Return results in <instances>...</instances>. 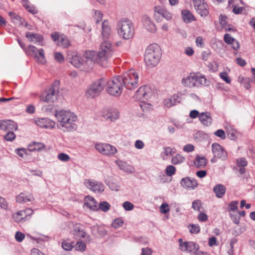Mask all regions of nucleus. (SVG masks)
Returning <instances> with one entry per match:
<instances>
[{
	"mask_svg": "<svg viewBox=\"0 0 255 255\" xmlns=\"http://www.w3.org/2000/svg\"><path fill=\"white\" fill-rule=\"evenodd\" d=\"M55 117L57 121V128L64 132H71L77 129L75 123L77 116L73 112L67 110L56 111Z\"/></svg>",
	"mask_w": 255,
	"mask_h": 255,
	"instance_id": "1",
	"label": "nucleus"
},
{
	"mask_svg": "<svg viewBox=\"0 0 255 255\" xmlns=\"http://www.w3.org/2000/svg\"><path fill=\"white\" fill-rule=\"evenodd\" d=\"M161 53L157 44H151L145 50L144 60L146 64L149 67H154L159 63Z\"/></svg>",
	"mask_w": 255,
	"mask_h": 255,
	"instance_id": "2",
	"label": "nucleus"
},
{
	"mask_svg": "<svg viewBox=\"0 0 255 255\" xmlns=\"http://www.w3.org/2000/svg\"><path fill=\"white\" fill-rule=\"evenodd\" d=\"M117 31L119 36L125 39L131 38L134 35V27L129 20L123 19L118 23Z\"/></svg>",
	"mask_w": 255,
	"mask_h": 255,
	"instance_id": "3",
	"label": "nucleus"
},
{
	"mask_svg": "<svg viewBox=\"0 0 255 255\" xmlns=\"http://www.w3.org/2000/svg\"><path fill=\"white\" fill-rule=\"evenodd\" d=\"M114 51L111 42L104 40L100 46L99 50L98 52L99 60L101 62V66H105L110 58L114 54Z\"/></svg>",
	"mask_w": 255,
	"mask_h": 255,
	"instance_id": "4",
	"label": "nucleus"
},
{
	"mask_svg": "<svg viewBox=\"0 0 255 255\" xmlns=\"http://www.w3.org/2000/svg\"><path fill=\"white\" fill-rule=\"evenodd\" d=\"M126 88L129 90L134 89L138 86V76L133 69H130L121 77Z\"/></svg>",
	"mask_w": 255,
	"mask_h": 255,
	"instance_id": "5",
	"label": "nucleus"
},
{
	"mask_svg": "<svg viewBox=\"0 0 255 255\" xmlns=\"http://www.w3.org/2000/svg\"><path fill=\"white\" fill-rule=\"evenodd\" d=\"M123 84L121 76L113 77L107 83V91L111 95L119 96L122 93Z\"/></svg>",
	"mask_w": 255,
	"mask_h": 255,
	"instance_id": "6",
	"label": "nucleus"
},
{
	"mask_svg": "<svg viewBox=\"0 0 255 255\" xmlns=\"http://www.w3.org/2000/svg\"><path fill=\"white\" fill-rule=\"evenodd\" d=\"M59 82L55 81L51 85L45 94L40 97L41 101L46 103H53L56 99V96L59 90Z\"/></svg>",
	"mask_w": 255,
	"mask_h": 255,
	"instance_id": "7",
	"label": "nucleus"
},
{
	"mask_svg": "<svg viewBox=\"0 0 255 255\" xmlns=\"http://www.w3.org/2000/svg\"><path fill=\"white\" fill-rule=\"evenodd\" d=\"M105 84L104 79H99L91 85L86 93L88 98H94L98 96L103 90Z\"/></svg>",
	"mask_w": 255,
	"mask_h": 255,
	"instance_id": "8",
	"label": "nucleus"
},
{
	"mask_svg": "<svg viewBox=\"0 0 255 255\" xmlns=\"http://www.w3.org/2000/svg\"><path fill=\"white\" fill-rule=\"evenodd\" d=\"M95 147L99 153L107 156L114 155L118 151L115 146L109 143H97Z\"/></svg>",
	"mask_w": 255,
	"mask_h": 255,
	"instance_id": "9",
	"label": "nucleus"
},
{
	"mask_svg": "<svg viewBox=\"0 0 255 255\" xmlns=\"http://www.w3.org/2000/svg\"><path fill=\"white\" fill-rule=\"evenodd\" d=\"M152 91L151 88L147 86L140 87L136 92L134 98L137 101L148 100L152 95Z\"/></svg>",
	"mask_w": 255,
	"mask_h": 255,
	"instance_id": "10",
	"label": "nucleus"
},
{
	"mask_svg": "<svg viewBox=\"0 0 255 255\" xmlns=\"http://www.w3.org/2000/svg\"><path fill=\"white\" fill-rule=\"evenodd\" d=\"M33 214V211L31 209L27 208L13 214L12 217L16 222H22L29 220Z\"/></svg>",
	"mask_w": 255,
	"mask_h": 255,
	"instance_id": "11",
	"label": "nucleus"
},
{
	"mask_svg": "<svg viewBox=\"0 0 255 255\" xmlns=\"http://www.w3.org/2000/svg\"><path fill=\"white\" fill-rule=\"evenodd\" d=\"M172 14L167 9L160 6H155L154 10V17L157 22L161 21V18H164L167 20L172 18Z\"/></svg>",
	"mask_w": 255,
	"mask_h": 255,
	"instance_id": "12",
	"label": "nucleus"
},
{
	"mask_svg": "<svg viewBox=\"0 0 255 255\" xmlns=\"http://www.w3.org/2000/svg\"><path fill=\"white\" fill-rule=\"evenodd\" d=\"M179 248L182 252H193L199 251V246L193 242H183V239L180 238L178 240Z\"/></svg>",
	"mask_w": 255,
	"mask_h": 255,
	"instance_id": "13",
	"label": "nucleus"
},
{
	"mask_svg": "<svg viewBox=\"0 0 255 255\" xmlns=\"http://www.w3.org/2000/svg\"><path fill=\"white\" fill-rule=\"evenodd\" d=\"M84 184L89 189L95 193H101L104 190L103 184L94 180L86 179Z\"/></svg>",
	"mask_w": 255,
	"mask_h": 255,
	"instance_id": "14",
	"label": "nucleus"
},
{
	"mask_svg": "<svg viewBox=\"0 0 255 255\" xmlns=\"http://www.w3.org/2000/svg\"><path fill=\"white\" fill-rule=\"evenodd\" d=\"M193 3L197 12L201 16H206L208 14V5L205 0H193Z\"/></svg>",
	"mask_w": 255,
	"mask_h": 255,
	"instance_id": "15",
	"label": "nucleus"
},
{
	"mask_svg": "<svg viewBox=\"0 0 255 255\" xmlns=\"http://www.w3.org/2000/svg\"><path fill=\"white\" fill-rule=\"evenodd\" d=\"M51 37L54 41H57V44L59 46L66 48L70 45V41L68 38L64 35H60L58 32L52 33L51 34Z\"/></svg>",
	"mask_w": 255,
	"mask_h": 255,
	"instance_id": "16",
	"label": "nucleus"
},
{
	"mask_svg": "<svg viewBox=\"0 0 255 255\" xmlns=\"http://www.w3.org/2000/svg\"><path fill=\"white\" fill-rule=\"evenodd\" d=\"M212 150L215 157L224 160L227 157V152L223 147L217 143L212 144Z\"/></svg>",
	"mask_w": 255,
	"mask_h": 255,
	"instance_id": "17",
	"label": "nucleus"
},
{
	"mask_svg": "<svg viewBox=\"0 0 255 255\" xmlns=\"http://www.w3.org/2000/svg\"><path fill=\"white\" fill-rule=\"evenodd\" d=\"M180 184L184 188L189 190H193L198 186V183L195 179L189 177L182 178Z\"/></svg>",
	"mask_w": 255,
	"mask_h": 255,
	"instance_id": "18",
	"label": "nucleus"
},
{
	"mask_svg": "<svg viewBox=\"0 0 255 255\" xmlns=\"http://www.w3.org/2000/svg\"><path fill=\"white\" fill-rule=\"evenodd\" d=\"M84 57L87 60V62L90 61L91 64L93 63H96L101 66V62L99 60V55L97 51H86L84 54Z\"/></svg>",
	"mask_w": 255,
	"mask_h": 255,
	"instance_id": "19",
	"label": "nucleus"
},
{
	"mask_svg": "<svg viewBox=\"0 0 255 255\" xmlns=\"http://www.w3.org/2000/svg\"><path fill=\"white\" fill-rule=\"evenodd\" d=\"M0 128L4 131L16 130L17 125L11 120H2L0 121Z\"/></svg>",
	"mask_w": 255,
	"mask_h": 255,
	"instance_id": "20",
	"label": "nucleus"
},
{
	"mask_svg": "<svg viewBox=\"0 0 255 255\" xmlns=\"http://www.w3.org/2000/svg\"><path fill=\"white\" fill-rule=\"evenodd\" d=\"M36 124L45 128H53L55 126V122L47 118L38 119L35 120Z\"/></svg>",
	"mask_w": 255,
	"mask_h": 255,
	"instance_id": "21",
	"label": "nucleus"
},
{
	"mask_svg": "<svg viewBox=\"0 0 255 255\" xmlns=\"http://www.w3.org/2000/svg\"><path fill=\"white\" fill-rule=\"evenodd\" d=\"M195 84L196 87L200 86H207L209 85V81L206 78L205 75L197 72L193 73Z\"/></svg>",
	"mask_w": 255,
	"mask_h": 255,
	"instance_id": "22",
	"label": "nucleus"
},
{
	"mask_svg": "<svg viewBox=\"0 0 255 255\" xmlns=\"http://www.w3.org/2000/svg\"><path fill=\"white\" fill-rule=\"evenodd\" d=\"M25 36L30 42H33L35 44L39 43V45L41 46L43 45V38L41 35L37 33L27 32L26 33Z\"/></svg>",
	"mask_w": 255,
	"mask_h": 255,
	"instance_id": "23",
	"label": "nucleus"
},
{
	"mask_svg": "<svg viewBox=\"0 0 255 255\" xmlns=\"http://www.w3.org/2000/svg\"><path fill=\"white\" fill-rule=\"evenodd\" d=\"M103 117L107 121L114 122L119 118V112L116 110H105L102 114Z\"/></svg>",
	"mask_w": 255,
	"mask_h": 255,
	"instance_id": "24",
	"label": "nucleus"
},
{
	"mask_svg": "<svg viewBox=\"0 0 255 255\" xmlns=\"http://www.w3.org/2000/svg\"><path fill=\"white\" fill-rule=\"evenodd\" d=\"M85 205L93 211L98 210V204L96 200L92 196H87L85 198Z\"/></svg>",
	"mask_w": 255,
	"mask_h": 255,
	"instance_id": "25",
	"label": "nucleus"
},
{
	"mask_svg": "<svg viewBox=\"0 0 255 255\" xmlns=\"http://www.w3.org/2000/svg\"><path fill=\"white\" fill-rule=\"evenodd\" d=\"M71 225H72L73 228L72 232L74 236L82 238L86 236V233L82 229L81 225L80 223L73 224L71 223Z\"/></svg>",
	"mask_w": 255,
	"mask_h": 255,
	"instance_id": "26",
	"label": "nucleus"
},
{
	"mask_svg": "<svg viewBox=\"0 0 255 255\" xmlns=\"http://www.w3.org/2000/svg\"><path fill=\"white\" fill-rule=\"evenodd\" d=\"M102 36L103 39L106 40L111 35V28L109 22L107 20H104L102 23Z\"/></svg>",
	"mask_w": 255,
	"mask_h": 255,
	"instance_id": "27",
	"label": "nucleus"
},
{
	"mask_svg": "<svg viewBox=\"0 0 255 255\" xmlns=\"http://www.w3.org/2000/svg\"><path fill=\"white\" fill-rule=\"evenodd\" d=\"M16 200L17 202L22 203L32 201L34 200V197L30 193L22 192L16 197Z\"/></svg>",
	"mask_w": 255,
	"mask_h": 255,
	"instance_id": "28",
	"label": "nucleus"
},
{
	"mask_svg": "<svg viewBox=\"0 0 255 255\" xmlns=\"http://www.w3.org/2000/svg\"><path fill=\"white\" fill-rule=\"evenodd\" d=\"M207 163V159L204 156L199 155H196L194 161V164L198 168H204Z\"/></svg>",
	"mask_w": 255,
	"mask_h": 255,
	"instance_id": "29",
	"label": "nucleus"
},
{
	"mask_svg": "<svg viewBox=\"0 0 255 255\" xmlns=\"http://www.w3.org/2000/svg\"><path fill=\"white\" fill-rule=\"evenodd\" d=\"M28 150L30 151H41L45 149V145L38 142H32L28 144Z\"/></svg>",
	"mask_w": 255,
	"mask_h": 255,
	"instance_id": "30",
	"label": "nucleus"
},
{
	"mask_svg": "<svg viewBox=\"0 0 255 255\" xmlns=\"http://www.w3.org/2000/svg\"><path fill=\"white\" fill-rule=\"evenodd\" d=\"M199 120L206 126H210L212 123V118L209 112H203L200 114Z\"/></svg>",
	"mask_w": 255,
	"mask_h": 255,
	"instance_id": "31",
	"label": "nucleus"
},
{
	"mask_svg": "<svg viewBox=\"0 0 255 255\" xmlns=\"http://www.w3.org/2000/svg\"><path fill=\"white\" fill-rule=\"evenodd\" d=\"M143 23L144 27L149 32H154L156 31V26L149 17H144L143 20Z\"/></svg>",
	"mask_w": 255,
	"mask_h": 255,
	"instance_id": "32",
	"label": "nucleus"
},
{
	"mask_svg": "<svg viewBox=\"0 0 255 255\" xmlns=\"http://www.w3.org/2000/svg\"><path fill=\"white\" fill-rule=\"evenodd\" d=\"M182 84L187 87H195V84L193 73H191L187 77L184 78L182 80Z\"/></svg>",
	"mask_w": 255,
	"mask_h": 255,
	"instance_id": "33",
	"label": "nucleus"
},
{
	"mask_svg": "<svg viewBox=\"0 0 255 255\" xmlns=\"http://www.w3.org/2000/svg\"><path fill=\"white\" fill-rule=\"evenodd\" d=\"M179 96L177 95H174L169 99H166L164 101V105L167 107L170 108L173 105H176L177 103H179Z\"/></svg>",
	"mask_w": 255,
	"mask_h": 255,
	"instance_id": "34",
	"label": "nucleus"
},
{
	"mask_svg": "<svg viewBox=\"0 0 255 255\" xmlns=\"http://www.w3.org/2000/svg\"><path fill=\"white\" fill-rule=\"evenodd\" d=\"M8 14L12 22L16 25L20 26L23 25L25 22L23 19L15 13L9 12Z\"/></svg>",
	"mask_w": 255,
	"mask_h": 255,
	"instance_id": "35",
	"label": "nucleus"
},
{
	"mask_svg": "<svg viewBox=\"0 0 255 255\" xmlns=\"http://www.w3.org/2000/svg\"><path fill=\"white\" fill-rule=\"evenodd\" d=\"M68 59L70 62L76 67H80L83 65V63L81 62L80 57L77 55L73 56L71 57V53L68 54Z\"/></svg>",
	"mask_w": 255,
	"mask_h": 255,
	"instance_id": "36",
	"label": "nucleus"
},
{
	"mask_svg": "<svg viewBox=\"0 0 255 255\" xmlns=\"http://www.w3.org/2000/svg\"><path fill=\"white\" fill-rule=\"evenodd\" d=\"M213 191L218 198H222L226 192V188L222 184H217L214 186Z\"/></svg>",
	"mask_w": 255,
	"mask_h": 255,
	"instance_id": "37",
	"label": "nucleus"
},
{
	"mask_svg": "<svg viewBox=\"0 0 255 255\" xmlns=\"http://www.w3.org/2000/svg\"><path fill=\"white\" fill-rule=\"evenodd\" d=\"M182 16L184 21L186 23L196 20L194 15L188 10L185 9L182 11Z\"/></svg>",
	"mask_w": 255,
	"mask_h": 255,
	"instance_id": "38",
	"label": "nucleus"
},
{
	"mask_svg": "<svg viewBox=\"0 0 255 255\" xmlns=\"http://www.w3.org/2000/svg\"><path fill=\"white\" fill-rule=\"evenodd\" d=\"M248 161L245 158H240L237 160V165L240 167L239 172L241 174H243L245 172V167L247 166Z\"/></svg>",
	"mask_w": 255,
	"mask_h": 255,
	"instance_id": "39",
	"label": "nucleus"
},
{
	"mask_svg": "<svg viewBox=\"0 0 255 255\" xmlns=\"http://www.w3.org/2000/svg\"><path fill=\"white\" fill-rule=\"evenodd\" d=\"M35 59L38 62L41 64H44L46 62L44 51L43 49H39V52L35 55L34 57Z\"/></svg>",
	"mask_w": 255,
	"mask_h": 255,
	"instance_id": "40",
	"label": "nucleus"
},
{
	"mask_svg": "<svg viewBox=\"0 0 255 255\" xmlns=\"http://www.w3.org/2000/svg\"><path fill=\"white\" fill-rule=\"evenodd\" d=\"M185 158L180 154H177L171 159V163L174 165L181 164L184 162Z\"/></svg>",
	"mask_w": 255,
	"mask_h": 255,
	"instance_id": "41",
	"label": "nucleus"
},
{
	"mask_svg": "<svg viewBox=\"0 0 255 255\" xmlns=\"http://www.w3.org/2000/svg\"><path fill=\"white\" fill-rule=\"evenodd\" d=\"M74 242L69 240H64L62 243V248L66 251H71L74 247Z\"/></svg>",
	"mask_w": 255,
	"mask_h": 255,
	"instance_id": "42",
	"label": "nucleus"
},
{
	"mask_svg": "<svg viewBox=\"0 0 255 255\" xmlns=\"http://www.w3.org/2000/svg\"><path fill=\"white\" fill-rule=\"evenodd\" d=\"M176 150L175 148H171L170 147H165L164 148V151H163L162 153L164 154V155L168 157V156H171L173 155L175 153H176Z\"/></svg>",
	"mask_w": 255,
	"mask_h": 255,
	"instance_id": "43",
	"label": "nucleus"
},
{
	"mask_svg": "<svg viewBox=\"0 0 255 255\" xmlns=\"http://www.w3.org/2000/svg\"><path fill=\"white\" fill-rule=\"evenodd\" d=\"M110 207L111 205L108 202L106 201L101 202L99 203V204H98V210L100 209L105 212L109 211L110 209Z\"/></svg>",
	"mask_w": 255,
	"mask_h": 255,
	"instance_id": "44",
	"label": "nucleus"
},
{
	"mask_svg": "<svg viewBox=\"0 0 255 255\" xmlns=\"http://www.w3.org/2000/svg\"><path fill=\"white\" fill-rule=\"evenodd\" d=\"M118 166L119 167L128 172H132L133 171V168L130 166H128L126 163L120 161L118 163Z\"/></svg>",
	"mask_w": 255,
	"mask_h": 255,
	"instance_id": "45",
	"label": "nucleus"
},
{
	"mask_svg": "<svg viewBox=\"0 0 255 255\" xmlns=\"http://www.w3.org/2000/svg\"><path fill=\"white\" fill-rule=\"evenodd\" d=\"M39 49L33 45H29L26 50L28 54L35 56V55L39 52Z\"/></svg>",
	"mask_w": 255,
	"mask_h": 255,
	"instance_id": "46",
	"label": "nucleus"
},
{
	"mask_svg": "<svg viewBox=\"0 0 255 255\" xmlns=\"http://www.w3.org/2000/svg\"><path fill=\"white\" fill-rule=\"evenodd\" d=\"M139 106L143 112H148L152 109V106L151 104L146 103L144 101H140Z\"/></svg>",
	"mask_w": 255,
	"mask_h": 255,
	"instance_id": "47",
	"label": "nucleus"
},
{
	"mask_svg": "<svg viewBox=\"0 0 255 255\" xmlns=\"http://www.w3.org/2000/svg\"><path fill=\"white\" fill-rule=\"evenodd\" d=\"M188 229L191 234H198L200 231V227L198 224L190 225Z\"/></svg>",
	"mask_w": 255,
	"mask_h": 255,
	"instance_id": "48",
	"label": "nucleus"
},
{
	"mask_svg": "<svg viewBox=\"0 0 255 255\" xmlns=\"http://www.w3.org/2000/svg\"><path fill=\"white\" fill-rule=\"evenodd\" d=\"M202 203L200 200H196L192 202V208L194 210L200 212Z\"/></svg>",
	"mask_w": 255,
	"mask_h": 255,
	"instance_id": "49",
	"label": "nucleus"
},
{
	"mask_svg": "<svg viewBox=\"0 0 255 255\" xmlns=\"http://www.w3.org/2000/svg\"><path fill=\"white\" fill-rule=\"evenodd\" d=\"M176 172V168L173 165H168L165 169V173L167 176H172Z\"/></svg>",
	"mask_w": 255,
	"mask_h": 255,
	"instance_id": "50",
	"label": "nucleus"
},
{
	"mask_svg": "<svg viewBox=\"0 0 255 255\" xmlns=\"http://www.w3.org/2000/svg\"><path fill=\"white\" fill-rule=\"evenodd\" d=\"M103 18V13L99 10H95L94 19L96 23L101 21Z\"/></svg>",
	"mask_w": 255,
	"mask_h": 255,
	"instance_id": "51",
	"label": "nucleus"
},
{
	"mask_svg": "<svg viewBox=\"0 0 255 255\" xmlns=\"http://www.w3.org/2000/svg\"><path fill=\"white\" fill-rule=\"evenodd\" d=\"M13 130L8 131V132L4 135V138L6 141H12L15 138V134L13 131Z\"/></svg>",
	"mask_w": 255,
	"mask_h": 255,
	"instance_id": "52",
	"label": "nucleus"
},
{
	"mask_svg": "<svg viewBox=\"0 0 255 255\" xmlns=\"http://www.w3.org/2000/svg\"><path fill=\"white\" fill-rule=\"evenodd\" d=\"M124 223L123 221L120 218L116 219L113 222L112 226L113 228L117 229L121 227Z\"/></svg>",
	"mask_w": 255,
	"mask_h": 255,
	"instance_id": "53",
	"label": "nucleus"
},
{
	"mask_svg": "<svg viewBox=\"0 0 255 255\" xmlns=\"http://www.w3.org/2000/svg\"><path fill=\"white\" fill-rule=\"evenodd\" d=\"M57 157L60 161L64 162L68 161L70 159V156L68 154L64 153H59Z\"/></svg>",
	"mask_w": 255,
	"mask_h": 255,
	"instance_id": "54",
	"label": "nucleus"
},
{
	"mask_svg": "<svg viewBox=\"0 0 255 255\" xmlns=\"http://www.w3.org/2000/svg\"><path fill=\"white\" fill-rule=\"evenodd\" d=\"M169 211V207L167 203H163L160 207V212L163 214H166Z\"/></svg>",
	"mask_w": 255,
	"mask_h": 255,
	"instance_id": "55",
	"label": "nucleus"
},
{
	"mask_svg": "<svg viewBox=\"0 0 255 255\" xmlns=\"http://www.w3.org/2000/svg\"><path fill=\"white\" fill-rule=\"evenodd\" d=\"M220 77L228 84H230L231 82V78L229 77L228 73L226 72L221 73L220 74Z\"/></svg>",
	"mask_w": 255,
	"mask_h": 255,
	"instance_id": "56",
	"label": "nucleus"
},
{
	"mask_svg": "<svg viewBox=\"0 0 255 255\" xmlns=\"http://www.w3.org/2000/svg\"><path fill=\"white\" fill-rule=\"evenodd\" d=\"M123 207L126 211H130L133 209L134 206L131 203L126 201L123 203Z\"/></svg>",
	"mask_w": 255,
	"mask_h": 255,
	"instance_id": "57",
	"label": "nucleus"
},
{
	"mask_svg": "<svg viewBox=\"0 0 255 255\" xmlns=\"http://www.w3.org/2000/svg\"><path fill=\"white\" fill-rule=\"evenodd\" d=\"M25 238V235L20 232H16L15 235V239L18 242H21Z\"/></svg>",
	"mask_w": 255,
	"mask_h": 255,
	"instance_id": "58",
	"label": "nucleus"
},
{
	"mask_svg": "<svg viewBox=\"0 0 255 255\" xmlns=\"http://www.w3.org/2000/svg\"><path fill=\"white\" fill-rule=\"evenodd\" d=\"M75 249L77 251H84L86 249V245L82 242H78L75 245Z\"/></svg>",
	"mask_w": 255,
	"mask_h": 255,
	"instance_id": "59",
	"label": "nucleus"
},
{
	"mask_svg": "<svg viewBox=\"0 0 255 255\" xmlns=\"http://www.w3.org/2000/svg\"><path fill=\"white\" fill-rule=\"evenodd\" d=\"M214 134L220 137L221 139H225L226 138V134L225 131L223 129H218L214 132Z\"/></svg>",
	"mask_w": 255,
	"mask_h": 255,
	"instance_id": "60",
	"label": "nucleus"
},
{
	"mask_svg": "<svg viewBox=\"0 0 255 255\" xmlns=\"http://www.w3.org/2000/svg\"><path fill=\"white\" fill-rule=\"evenodd\" d=\"M16 153L20 157L24 158L27 155L26 149L24 148H21L16 150Z\"/></svg>",
	"mask_w": 255,
	"mask_h": 255,
	"instance_id": "61",
	"label": "nucleus"
},
{
	"mask_svg": "<svg viewBox=\"0 0 255 255\" xmlns=\"http://www.w3.org/2000/svg\"><path fill=\"white\" fill-rule=\"evenodd\" d=\"M28 12H30L32 14H35L38 13L37 9L32 4L27 6L25 8Z\"/></svg>",
	"mask_w": 255,
	"mask_h": 255,
	"instance_id": "62",
	"label": "nucleus"
},
{
	"mask_svg": "<svg viewBox=\"0 0 255 255\" xmlns=\"http://www.w3.org/2000/svg\"><path fill=\"white\" fill-rule=\"evenodd\" d=\"M224 40L227 44H231L235 39L232 37L229 34L226 33L224 35Z\"/></svg>",
	"mask_w": 255,
	"mask_h": 255,
	"instance_id": "63",
	"label": "nucleus"
},
{
	"mask_svg": "<svg viewBox=\"0 0 255 255\" xmlns=\"http://www.w3.org/2000/svg\"><path fill=\"white\" fill-rule=\"evenodd\" d=\"M197 218L200 222H205L208 220V216L205 213L200 212Z\"/></svg>",
	"mask_w": 255,
	"mask_h": 255,
	"instance_id": "64",
	"label": "nucleus"
}]
</instances>
